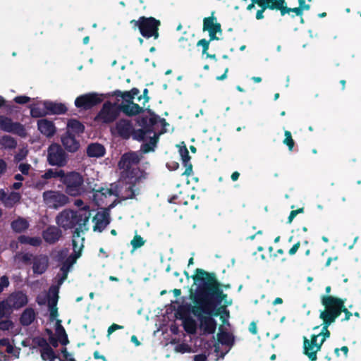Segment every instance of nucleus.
Masks as SVG:
<instances>
[{"label":"nucleus","instance_id":"obj_1","mask_svg":"<svg viewBox=\"0 0 361 361\" xmlns=\"http://www.w3.org/2000/svg\"><path fill=\"white\" fill-rule=\"evenodd\" d=\"M192 279L197 285L195 293H191L190 295L194 305H207L214 308L228 298V295L224 293L221 283L217 280L214 272L197 268Z\"/></svg>","mask_w":361,"mask_h":361},{"label":"nucleus","instance_id":"obj_54","mask_svg":"<svg viewBox=\"0 0 361 361\" xmlns=\"http://www.w3.org/2000/svg\"><path fill=\"white\" fill-rule=\"evenodd\" d=\"M49 320L53 322L59 316L57 307H49Z\"/></svg>","mask_w":361,"mask_h":361},{"label":"nucleus","instance_id":"obj_24","mask_svg":"<svg viewBox=\"0 0 361 361\" xmlns=\"http://www.w3.org/2000/svg\"><path fill=\"white\" fill-rule=\"evenodd\" d=\"M49 266V259L45 255H39L33 257L32 271L35 274H44Z\"/></svg>","mask_w":361,"mask_h":361},{"label":"nucleus","instance_id":"obj_32","mask_svg":"<svg viewBox=\"0 0 361 361\" xmlns=\"http://www.w3.org/2000/svg\"><path fill=\"white\" fill-rule=\"evenodd\" d=\"M95 224L94 226V231L102 232L110 223L109 215L106 212L98 214L94 218Z\"/></svg>","mask_w":361,"mask_h":361},{"label":"nucleus","instance_id":"obj_5","mask_svg":"<svg viewBox=\"0 0 361 361\" xmlns=\"http://www.w3.org/2000/svg\"><path fill=\"white\" fill-rule=\"evenodd\" d=\"M28 303L26 293L16 290L10 293L6 298L0 301V319L10 318L14 310H18Z\"/></svg>","mask_w":361,"mask_h":361},{"label":"nucleus","instance_id":"obj_47","mask_svg":"<svg viewBox=\"0 0 361 361\" xmlns=\"http://www.w3.org/2000/svg\"><path fill=\"white\" fill-rule=\"evenodd\" d=\"M116 97H121L128 104V102H133L132 96L129 91L121 92L120 90H116L113 94Z\"/></svg>","mask_w":361,"mask_h":361},{"label":"nucleus","instance_id":"obj_46","mask_svg":"<svg viewBox=\"0 0 361 361\" xmlns=\"http://www.w3.org/2000/svg\"><path fill=\"white\" fill-rule=\"evenodd\" d=\"M284 135L285 138L283 141V143L288 147L290 151H292L295 145V142L292 137L291 133L288 130H286Z\"/></svg>","mask_w":361,"mask_h":361},{"label":"nucleus","instance_id":"obj_29","mask_svg":"<svg viewBox=\"0 0 361 361\" xmlns=\"http://www.w3.org/2000/svg\"><path fill=\"white\" fill-rule=\"evenodd\" d=\"M214 12H212L211 16L204 18L203 30H210L214 32L221 33L222 32L221 24L216 22V18L214 16Z\"/></svg>","mask_w":361,"mask_h":361},{"label":"nucleus","instance_id":"obj_62","mask_svg":"<svg viewBox=\"0 0 361 361\" xmlns=\"http://www.w3.org/2000/svg\"><path fill=\"white\" fill-rule=\"evenodd\" d=\"M18 168L23 174L27 175L29 173L30 165L29 164H20Z\"/></svg>","mask_w":361,"mask_h":361},{"label":"nucleus","instance_id":"obj_57","mask_svg":"<svg viewBox=\"0 0 361 361\" xmlns=\"http://www.w3.org/2000/svg\"><path fill=\"white\" fill-rule=\"evenodd\" d=\"M72 245H73V253L72 255H76L78 253H80L81 255V251L83 247V245L82 244L80 247H78V242L75 239L72 240Z\"/></svg>","mask_w":361,"mask_h":361},{"label":"nucleus","instance_id":"obj_56","mask_svg":"<svg viewBox=\"0 0 361 361\" xmlns=\"http://www.w3.org/2000/svg\"><path fill=\"white\" fill-rule=\"evenodd\" d=\"M169 202L170 203L178 204H187V202L183 201L182 200H180V195H173L172 197H171L169 199Z\"/></svg>","mask_w":361,"mask_h":361},{"label":"nucleus","instance_id":"obj_10","mask_svg":"<svg viewBox=\"0 0 361 361\" xmlns=\"http://www.w3.org/2000/svg\"><path fill=\"white\" fill-rule=\"evenodd\" d=\"M121 110L120 106L112 104L110 102H106L101 110L95 117V121H101L103 123H111L118 117Z\"/></svg>","mask_w":361,"mask_h":361},{"label":"nucleus","instance_id":"obj_26","mask_svg":"<svg viewBox=\"0 0 361 361\" xmlns=\"http://www.w3.org/2000/svg\"><path fill=\"white\" fill-rule=\"evenodd\" d=\"M37 128L40 133L47 137L54 136L56 133V127L53 121L46 118L39 119L37 121Z\"/></svg>","mask_w":361,"mask_h":361},{"label":"nucleus","instance_id":"obj_38","mask_svg":"<svg viewBox=\"0 0 361 361\" xmlns=\"http://www.w3.org/2000/svg\"><path fill=\"white\" fill-rule=\"evenodd\" d=\"M290 13H295V15H290L291 18H294L295 16L302 17L303 14V12L299 6L295 8H289L288 7L286 1H285V4H283L282 8L280 11V14L281 16H284L286 14L290 15Z\"/></svg>","mask_w":361,"mask_h":361},{"label":"nucleus","instance_id":"obj_51","mask_svg":"<svg viewBox=\"0 0 361 361\" xmlns=\"http://www.w3.org/2000/svg\"><path fill=\"white\" fill-rule=\"evenodd\" d=\"M190 347L187 343H180L176 346L175 350L178 353H185L188 352H190Z\"/></svg>","mask_w":361,"mask_h":361},{"label":"nucleus","instance_id":"obj_2","mask_svg":"<svg viewBox=\"0 0 361 361\" xmlns=\"http://www.w3.org/2000/svg\"><path fill=\"white\" fill-rule=\"evenodd\" d=\"M141 160L140 156L136 152L124 153L118 164L121 171L120 180L122 184H133L138 185L147 177V173L137 166Z\"/></svg>","mask_w":361,"mask_h":361},{"label":"nucleus","instance_id":"obj_43","mask_svg":"<svg viewBox=\"0 0 361 361\" xmlns=\"http://www.w3.org/2000/svg\"><path fill=\"white\" fill-rule=\"evenodd\" d=\"M20 200V195L18 193L12 192L10 195L6 196L5 199L2 200L4 205L7 207H12L13 204L18 202Z\"/></svg>","mask_w":361,"mask_h":361},{"label":"nucleus","instance_id":"obj_7","mask_svg":"<svg viewBox=\"0 0 361 361\" xmlns=\"http://www.w3.org/2000/svg\"><path fill=\"white\" fill-rule=\"evenodd\" d=\"M345 299H342L333 295H322L321 303L324 310L336 321L342 312L345 314L343 321H348L353 315L345 306Z\"/></svg>","mask_w":361,"mask_h":361},{"label":"nucleus","instance_id":"obj_34","mask_svg":"<svg viewBox=\"0 0 361 361\" xmlns=\"http://www.w3.org/2000/svg\"><path fill=\"white\" fill-rule=\"evenodd\" d=\"M84 130L85 126L80 121L73 118L68 120L66 132H69L70 134H74L75 136L76 135H79L83 133Z\"/></svg>","mask_w":361,"mask_h":361},{"label":"nucleus","instance_id":"obj_55","mask_svg":"<svg viewBox=\"0 0 361 361\" xmlns=\"http://www.w3.org/2000/svg\"><path fill=\"white\" fill-rule=\"evenodd\" d=\"M9 286V280L6 276H3L0 278V293H1L5 288Z\"/></svg>","mask_w":361,"mask_h":361},{"label":"nucleus","instance_id":"obj_40","mask_svg":"<svg viewBox=\"0 0 361 361\" xmlns=\"http://www.w3.org/2000/svg\"><path fill=\"white\" fill-rule=\"evenodd\" d=\"M0 145L4 149H13L17 146V141L14 137L6 135L1 137Z\"/></svg>","mask_w":361,"mask_h":361},{"label":"nucleus","instance_id":"obj_60","mask_svg":"<svg viewBox=\"0 0 361 361\" xmlns=\"http://www.w3.org/2000/svg\"><path fill=\"white\" fill-rule=\"evenodd\" d=\"M42 241L39 237H30V245L34 247H38L41 245Z\"/></svg>","mask_w":361,"mask_h":361},{"label":"nucleus","instance_id":"obj_9","mask_svg":"<svg viewBox=\"0 0 361 361\" xmlns=\"http://www.w3.org/2000/svg\"><path fill=\"white\" fill-rule=\"evenodd\" d=\"M47 160L50 166L61 168L68 163V154L58 143H51L47 149Z\"/></svg>","mask_w":361,"mask_h":361},{"label":"nucleus","instance_id":"obj_50","mask_svg":"<svg viewBox=\"0 0 361 361\" xmlns=\"http://www.w3.org/2000/svg\"><path fill=\"white\" fill-rule=\"evenodd\" d=\"M13 327V322L10 319L0 321V330L7 331Z\"/></svg>","mask_w":361,"mask_h":361},{"label":"nucleus","instance_id":"obj_53","mask_svg":"<svg viewBox=\"0 0 361 361\" xmlns=\"http://www.w3.org/2000/svg\"><path fill=\"white\" fill-rule=\"evenodd\" d=\"M14 102L19 104H25L28 103L31 99L30 97L25 95L17 96L14 98Z\"/></svg>","mask_w":361,"mask_h":361},{"label":"nucleus","instance_id":"obj_52","mask_svg":"<svg viewBox=\"0 0 361 361\" xmlns=\"http://www.w3.org/2000/svg\"><path fill=\"white\" fill-rule=\"evenodd\" d=\"M6 351L7 353L13 355L16 358L19 357L20 348L15 349L14 347L13 346V345H11V343H9L6 346Z\"/></svg>","mask_w":361,"mask_h":361},{"label":"nucleus","instance_id":"obj_15","mask_svg":"<svg viewBox=\"0 0 361 361\" xmlns=\"http://www.w3.org/2000/svg\"><path fill=\"white\" fill-rule=\"evenodd\" d=\"M0 129L20 137L26 135V130L23 124L19 122H13L11 118L6 116L0 115Z\"/></svg>","mask_w":361,"mask_h":361},{"label":"nucleus","instance_id":"obj_20","mask_svg":"<svg viewBox=\"0 0 361 361\" xmlns=\"http://www.w3.org/2000/svg\"><path fill=\"white\" fill-rule=\"evenodd\" d=\"M116 130L122 138L128 139L130 136L133 137L134 140L135 132L137 129H133V125L130 121L126 119L119 120L116 124Z\"/></svg>","mask_w":361,"mask_h":361},{"label":"nucleus","instance_id":"obj_30","mask_svg":"<svg viewBox=\"0 0 361 361\" xmlns=\"http://www.w3.org/2000/svg\"><path fill=\"white\" fill-rule=\"evenodd\" d=\"M124 188H122L121 190V200H126L128 199H134L137 195L139 194L140 189L137 188V185H133V184H123Z\"/></svg>","mask_w":361,"mask_h":361},{"label":"nucleus","instance_id":"obj_33","mask_svg":"<svg viewBox=\"0 0 361 361\" xmlns=\"http://www.w3.org/2000/svg\"><path fill=\"white\" fill-rule=\"evenodd\" d=\"M105 147L99 143H91L87 146V155L89 157H102L105 154Z\"/></svg>","mask_w":361,"mask_h":361},{"label":"nucleus","instance_id":"obj_49","mask_svg":"<svg viewBox=\"0 0 361 361\" xmlns=\"http://www.w3.org/2000/svg\"><path fill=\"white\" fill-rule=\"evenodd\" d=\"M68 252V251L67 249H63V250H59L55 256L56 261H57L58 262H61V263L64 262L66 260V259L68 258V257H67Z\"/></svg>","mask_w":361,"mask_h":361},{"label":"nucleus","instance_id":"obj_61","mask_svg":"<svg viewBox=\"0 0 361 361\" xmlns=\"http://www.w3.org/2000/svg\"><path fill=\"white\" fill-rule=\"evenodd\" d=\"M148 92H149L148 89L145 88L143 90L142 95L137 97V100L139 102H140L142 99H144V102H143L144 105L145 104V103L148 102L149 100V97L148 96Z\"/></svg>","mask_w":361,"mask_h":361},{"label":"nucleus","instance_id":"obj_14","mask_svg":"<svg viewBox=\"0 0 361 361\" xmlns=\"http://www.w3.org/2000/svg\"><path fill=\"white\" fill-rule=\"evenodd\" d=\"M319 335L312 334L311 335L310 339L307 337H303V353L307 356L310 361H316L317 359V353L319 352L324 343H322V340L318 343L317 338Z\"/></svg>","mask_w":361,"mask_h":361},{"label":"nucleus","instance_id":"obj_31","mask_svg":"<svg viewBox=\"0 0 361 361\" xmlns=\"http://www.w3.org/2000/svg\"><path fill=\"white\" fill-rule=\"evenodd\" d=\"M36 313L33 308L27 307L20 314L19 322L23 326H30L35 319Z\"/></svg>","mask_w":361,"mask_h":361},{"label":"nucleus","instance_id":"obj_12","mask_svg":"<svg viewBox=\"0 0 361 361\" xmlns=\"http://www.w3.org/2000/svg\"><path fill=\"white\" fill-rule=\"evenodd\" d=\"M192 313L196 316L200 321V327L203 329L204 334H213L216 331L217 323L213 318L214 316L204 315V312L196 310V305L192 307Z\"/></svg>","mask_w":361,"mask_h":361},{"label":"nucleus","instance_id":"obj_42","mask_svg":"<svg viewBox=\"0 0 361 361\" xmlns=\"http://www.w3.org/2000/svg\"><path fill=\"white\" fill-rule=\"evenodd\" d=\"M183 327L188 334H194L196 333L197 324L195 321L191 317H188L183 321Z\"/></svg>","mask_w":361,"mask_h":361},{"label":"nucleus","instance_id":"obj_25","mask_svg":"<svg viewBox=\"0 0 361 361\" xmlns=\"http://www.w3.org/2000/svg\"><path fill=\"white\" fill-rule=\"evenodd\" d=\"M121 112L128 116H137L141 113L146 112V109L141 107L139 104L133 102L128 104L121 103L119 104Z\"/></svg>","mask_w":361,"mask_h":361},{"label":"nucleus","instance_id":"obj_19","mask_svg":"<svg viewBox=\"0 0 361 361\" xmlns=\"http://www.w3.org/2000/svg\"><path fill=\"white\" fill-rule=\"evenodd\" d=\"M42 236L47 243L53 245L62 238L63 233L58 226H49L42 231Z\"/></svg>","mask_w":361,"mask_h":361},{"label":"nucleus","instance_id":"obj_58","mask_svg":"<svg viewBox=\"0 0 361 361\" xmlns=\"http://www.w3.org/2000/svg\"><path fill=\"white\" fill-rule=\"evenodd\" d=\"M61 353H62L66 361H77L75 358H73L70 353L68 352L66 348H63L61 350Z\"/></svg>","mask_w":361,"mask_h":361},{"label":"nucleus","instance_id":"obj_63","mask_svg":"<svg viewBox=\"0 0 361 361\" xmlns=\"http://www.w3.org/2000/svg\"><path fill=\"white\" fill-rule=\"evenodd\" d=\"M7 164L3 159H0V178L6 172Z\"/></svg>","mask_w":361,"mask_h":361},{"label":"nucleus","instance_id":"obj_59","mask_svg":"<svg viewBox=\"0 0 361 361\" xmlns=\"http://www.w3.org/2000/svg\"><path fill=\"white\" fill-rule=\"evenodd\" d=\"M59 296L57 293H56L52 297H50L48 300V307H57V302H58Z\"/></svg>","mask_w":361,"mask_h":361},{"label":"nucleus","instance_id":"obj_4","mask_svg":"<svg viewBox=\"0 0 361 361\" xmlns=\"http://www.w3.org/2000/svg\"><path fill=\"white\" fill-rule=\"evenodd\" d=\"M90 216V214L87 209L80 212L65 209L56 216V222L59 226L67 230L76 226H85Z\"/></svg>","mask_w":361,"mask_h":361},{"label":"nucleus","instance_id":"obj_22","mask_svg":"<svg viewBox=\"0 0 361 361\" xmlns=\"http://www.w3.org/2000/svg\"><path fill=\"white\" fill-rule=\"evenodd\" d=\"M319 318L323 321L322 329L318 335L322 336V343H324L326 338H329L331 333L329 331V326L335 322L332 317L328 314L327 311L323 310L321 311Z\"/></svg>","mask_w":361,"mask_h":361},{"label":"nucleus","instance_id":"obj_8","mask_svg":"<svg viewBox=\"0 0 361 361\" xmlns=\"http://www.w3.org/2000/svg\"><path fill=\"white\" fill-rule=\"evenodd\" d=\"M60 182L65 186L66 192L71 196H78L82 192L83 177L76 171L65 173L63 169H57Z\"/></svg>","mask_w":361,"mask_h":361},{"label":"nucleus","instance_id":"obj_39","mask_svg":"<svg viewBox=\"0 0 361 361\" xmlns=\"http://www.w3.org/2000/svg\"><path fill=\"white\" fill-rule=\"evenodd\" d=\"M218 342L222 345L231 346L234 343V338L232 334L227 331H221L217 334Z\"/></svg>","mask_w":361,"mask_h":361},{"label":"nucleus","instance_id":"obj_48","mask_svg":"<svg viewBox=\"0 0 361 361\" xmlns=\"http://www.w3.org/2000/svg\"><path fill=\"white\" fill-rule=\"evenodd\" d=\"M209 44H210V40H207L206 39H202L196 42L195 46L202 47V55H204L205 54H207V50L209 49Z\"/></svg>","mask_w":361,"mask_h":361},{"label":"nucleus","instance_id":"obj_37","mask_svg":"<svg viewBox=\"0 0 361 361\" xmlns=\"http://www.w3.org/2000/svg\"><path fill=\"white\" fill-rule=\"evenodd\" d=\"M179 44L182 49L188 51H192L196 45L194 35L181 37L179 39Z\"/></svg>","mask_w":361,"mask_h":361},{"label":"nucleus","instance_id":"obj_36","mask_svg":"<svg viewBox=\"0 0 361 361\" xmlns=\"http://www.w3.org/2000/svg\"><path fill=\"white\" fill-rule=\"evenodd\" d=\"M11 226L14 232L20 233L28 228L29 223L26 219L18 217L11 222Z\"/></svg>","mask_w":361,"mask_h":361},{"label":"nucleus","instance_id":"obj_21","mask_svg":"<svg viewBox=\"0 0 361 361\" xmlns=\"http://www.w3.org/2000/svg\"><path fill=\"white\" fill-rule=\"evenodd\" d=\"M61 142L65 149L71 153L76 152L80 148V142L74 134H70L69 132H66L61 137Z\"/></svg>","mask_w":361,"mask_h":361},{"label":"nucleus","instance_id":"obj_45","mask_svg":"<svg viewBox=\"0 0 361 361\" xmlns=\"http://www.w3.org/2000/svg\"><path fill=\"white\" fill-rule=\"evenodd\" d=\"M145 243V240L143 238L137 234H135L133 240L130 241V245L133 247V251L141 247Z\"/></svg>","mask_w":361,"mask_h":361},{"label":"nucleus","instance_id":"obj_6","mask_svg":"<svg viewBox=\"0 0 361 361\" xmlns=\"http://www.w3.org/2000/svg\"><path fill=\"white\" fill-rule=\"evenodd\" d=\"M130 24L133 29H138L141 35L146 39L153 37L157 39L159 37L161 21L154 17L140 16L137 20H131Z\"/></svg>","mask_w":361,"mask_h":361},{"label":"nucleus","instance_id":"obj_23","mask_svg":"<svg viewBox=\"0 0 361 361\" xmlns=\"http://www.w3.org/2000/svg\"><path fill=\"white\" fill-rule=\"evenodd\" d=\"M60 173L57 172V169H49L45 171L40 178L37 180L34 183V187L38 190H42L45 188L48 184L47 180L51 178H57Z\"/></svg>","mask_w":361,"mask_h":361},{"label":"nucleus","instance_id":"obj_64","mask_svg":"<svg viewBox=\"0 0 361 361\" xmlns=\"http://www.w3.org/2000/svg\"><path fill=\"white\" fill-rule=\"evenodd\" d=\"M34 256L31 253H25L21 257V260L25 264H28L33 259Z\"/></svg>","mask_w":361,"mask_h":361},{"label":"nucleus","instance_id":"obj_11","mask_svg":"<svg viewBox=\"0 0 361 361\" xmlns=\"http://www.w3.org/2000/svg\"><path fill=\"white\" fill-rule=\"evenodd\" d=\"M103 100L102 94L90 92L78 96L75 100V105L78 109L89 110L101 104Z\"/></svg>","mask_w":361,"mask_h":361},{"label":"nucleus","instance_id":"obj_27","mask_svg":"<svg viewBox=\"0 0 361 361\" xmlns=\"http://www.w3.org/2000/svg\"><path fill=\"white\" fill-rule=\"evenodd\" d=\"M179 153L181 157L182 163L185 168L183 175L189 176L192 173V164L190 162L191 157L189 154V152L185 145L180 147Z\"/></svg>","mask_w":361,"mask_h":361},{"label":"nucleus","instance_id":"obj_44","mask_svg":"<svg viewBox=\"0 0 361 361\" xmlns=\"http://www.w3.org/2000/svg\"><path fill=\"white\" fill-rule=\"evenodd\" d=\"M30 114L33 118H40L47 115L48 111L44 107L42 109L39 106H35L31 108Z\"/></svg>","mask_w":361,"mask_h":361},{"label":"nucleus","instance_id":"obj_18","mask_svg":"<svg viewBox=\"0 0 361 361\" xmlns=\"http://www.w3.org/2000/svg\"><path fill=\"white\" fill-rule=\"evenodd\" d=\"M112 195L118 197V194L114 192L112 189L101 188L94 191L92 198L95 204L102 208L107 206L108 202L106 200Z\"/></svg>","mask_w":361,"mask_h":361},{"label":"nucleus","instance_id":"obj_41","mask_svg":"<svg viewBox=\"0 0 361 361\" xmlns=\"http://www.w3.org/2000/svg\"><path fill=\"white\" fill-rule=\"evenodd\" d=\"M80 257V254L71 255L68 257L64 262H63L61 267V271L62 272H68L71 267L75 263L78 258Z\"/></svg>","mask_w":361,"mask_h":361},{"label":"nucleus","instance_id":"obj_13","mask_svg":"<svg viewBox=\"0 0 361 361\" xmlns=\"http://www.w3.org/2000/svg\"><path fill=\"white\" fill-rule=\"evenodd\" d=\"M42 196L46 204L55 209L63 207L69 202L68 197L59 191L47 190Z\"/></svg>","mask_w":361,"mask_h":361},{"label":"nucleus","instance_id":"obj_35","mask_svg":"<svg viewBox=\"0 0 361 361\" xmlns=\"http://www.w3.org/2000/svg\"><path fill=\"white\" fill-rule=\"evenodd\" d=\"M55 331L59 342L63 345H66L69 343V341L66 330L61 324V320L60 319H56Z\"/></svg>","mask_w":361,"mask_h":361},{"label":"nucleus","instance_id":"obj_28","mask_svg":"<svg viewBox=\"0 0 361 361\" xmlns=\"http://www.w3.org/2000/svg\"><path fill=\"white\" fill-rule=\"evenodd\" d=\"M43 105L47 110L48 114H64L68 110L65 104L62 103L45 101L44 102Z\"/></svg>","mask_w":361,"mask_h":361},{"label":"nucleus","instance_id":"obj_17","mask_svg":"<svg viewBox=\"0 0 361 361\" xmlns=\"http://www.w3.org/2000/svg\"><path fill=\"white\" fill-rule=\"evenodd\" d=\"M196 310L204 312L205 314L209 316H219L220 319L224 324H226L230 316L229 311L225 308V306H219L212 308L207 306V305H196Z\"/></svg>","mask_w":361,"mask_h":361},{"label":"nucleus","instance_id":"obj_16","mask_svg":"<svg viewBox=\"0 0 361 361\" xmlns=\"http://www.w3.org/2000/svg\"><path fill=\"white\" fill-rule=\"evenodd\" d=\"M33 343L40 348L41 358L44 361H55L56 358H59L53 348L49 345L47 341L43 337H35L32 340Z\"/></svg>","mask_w":361,"mask_h":361},{"label":"nucleus","instance_id":"obj_3","mask_svg":"<svg viewBox=\"0 0 361 361\" xmlns=\"http://www.w3.org/2000/svg\"><path fill=\"white\" fill-rule=\"evenodd\" d=\"M146 113L149 116H139L136 120L137 125L141 127L134 134V137L137 141H144L147 135H150L157 130L159 123L161 126V130L159 134L165 133L166 132V127L169 125L165 118H161L149 107L146 108Z\"/></svg>","mask_w":361,"mask_h":361}]
</instances>
